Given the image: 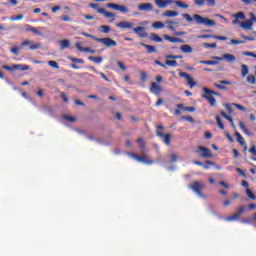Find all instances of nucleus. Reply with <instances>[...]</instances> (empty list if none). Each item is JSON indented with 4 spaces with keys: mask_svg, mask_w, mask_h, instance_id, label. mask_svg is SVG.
<instances>
[{
    "mask_svg": "<svg viewBox=\"0 0 256 256\" xmlns=\"http://www.w3.org/2000/svg\"><path fill=\"white\" fill-rule=\"evenodd\" d=\"M245 211V206H241L232 216L225 218V221H237L243 212Z\"/></svg>",
    "mask_w": 256,
    "mask_h": 256,
    "instance_id": "nucleus-9",
    "label": "nucleus"
},
{
    "mask_svg": "<svg viewBox=\"0 0 256 256\" xmlns=\"http://www.w3.org/2000/svg\"><path fill=\"white\" fill-rule=\"evenodd\" d=\"M134 33H136V35L140 36L142 39H145V37H148V33H147V28L143 27V26H138L136 28H133Z\"/></svg>",
    "mask_w": 256,
    "mask_h": 256,
    "instance_id": "nucleus-10",
    "label": "nucleus"
},
{
    "mask_svg": "<svg viewBox=\"0 0 256 256\" xmlns=\"http://www.w3.org/2000/svg\"><path fill=\"white\" fill-rule=\"evenodd\" d=\"M106 7H108V9H113L114 11H119V4L116 3H108L106 4Z\"/></svg>",
    "mask_w": 256,
    "mask_h": 256,
    "instance_id": "nucleus-35",
    "label": "nucleus"
},
{
    "mask_svg": "<svg viewBox=\"0 0 256 256\" xmlns=\"http://www.w3.org/2000/svg\"><path fill=\"white\" fill-rule=\"evenodd\" d=\"M61 98L64 101V103H69V98L67 97V94L62 93L61 94Z\"/></svg>",
    "mask_w": 256,
    "mask_h": 256,
    "instance_id": "nucleus-62",
    "label": "nucleus"
},
{
    "mask_svg": "<svg viewBox=\"0 0 256 256\" xmlns=\"http://www.w3.org/2000/svg\"><path fill=\"white\" fill-rule=\"evenodd\" d=\"M71 47V42L68 39L60 41V49H69Z\"/></svg>",
    "mask_w": 256,
    "mask_h": 256,
    "instance_id": "nucleus-23",
    "label": "nucleus"
},
{
    "mask_svg": "<svg viewBox=\"0 0 256 256\" xmlns=\"http://www.w3.org/2000/svg\"><path fill=\"white\" fill-rule=\"evenodd\" d=\"M39 47H41V42H38V43L32 42V44H30L29 49H31V51H35V49H39Z\"/></svg>",
    "mask_w": 256,
    "mask_h": 256,
    "instance_id": "nucleus-40",
    "label": "nucleus"
},
{
    "mask_svg": "<svg viewBox=\"0 0 256 256\" xmlns=\"http://www.w3.org/2000/svg\"><path fill=\"white\" fill-rule=\"evenodd\" d=\"M117 65L118 67H120V69H122V71H127V67H125V64H123V62L118 61Z\"/></svg>",
    "mask_w": 256,
    "mask_h": 256,
    "instance_id": "nucleus-56",
    "label": "nucleus"
},
{
    "mask_svg": "<svg viewBox=\"0 0 256 256\" xmlns=\"http://www.w3.org/2000/svg\"><path fill=\"white\" fill-rule=\"evenodd\" d=\"M216 121L220 129H225V125H223V122L221 121V118L219 116H216Z\"/></svg>",
    "mask_w": 256,
    "mask_h": 256,
    "instance_id": "nucleus-47",
    "label": "nucleus"
},
{
    "mask_svg": "<svg viewBox=\"0 0 256 256\" xmlns=\"http://www.w3.org/2000/svg\"><path fill=\"white\" fill-rule=\"evenodd\" d=\"M180 51L182 53H193V47H191L189 44H184L180 46Z\"/></svg>",
    "mask_w": 256,
    "mask_h": 256,
    "instance_id": "nucleus-21",
    "label": "nucleus"
},
{
    "mask_svg": "<svg viewBox=\"0 0 256 256\" xmlns=\"http://www.w3.org/2000/svg\"><path fill=\"white\" fill-rule=\"evenodd\" d=\"M225 85H233V82L229 80H220L218 83H214V87L221 91H227V87Z\"/></svg>",
    "mask_w": 256,
    "mask_h": 256,
    "instance_id": "nucleus-13",
    "label": "nucleus"
},
{
    "mask_svg": "<svg viewBox=\"0 0 256 256\" xmlns=\"http://www.w3.org/2000/svg\"><path fill=\"white\" fill-rule=\"evenodd\" d=\"M136 161H138L139 163H144L145 165H153V163H155V160L147 159V154H143L142 156H136Z\"/></svg>",
    "mask_w": 256,
    "mask_h": 256,
    "instance_id": "nucleus-15",
    "label": "nucleus"
},
{
    "mask_svg": "<svg viewBox=\"0 0 256 256\" xmlns=\"http://www.w3.org/2000/svg\"><path fill=\"white\" fill-rule=\"evenodd\" d=\"M219 60L214 61V60H200L201 65H219Z\"/></svg>",
    "mask_w": 256,
    "mask_h": 256,
    "instance_id": "nucleus-28",
    "label": "nucleus"
},
{
    "mask_svg": "<svg viewBox=\"0 0 256 256\" xmlns=\"http://www.w3.org/2000/svg\"><path fill=\"white\" fill-rule=\"evenodd\" d=\"M234 107H236V109H239V111H247V108H245L244 106H241V104H232Z\"/></svg>",
    "mask_w": 256,
    "mask_h": 256,
    "instance_id": "nucleus-54",
    "label": "nucleus"
},
{
    "mask_svg": "<svg viewBox=\"0 0 256 256\" xmlns=\"http://www.w3.org/2000/svg\"><path fill=\"white\" fill-rule=\"evenodd\" d=\"M201 152L200 157L209 158L213 157V154L211 153V150L209 148L199 146L197 148V153Z\"/></svg>",
    "mask_w": 256,
    "mask_h": 256,
    "instance_id": "nucleus-11",
    "label": "nucleus"
},
{
    "mask_svg": "<svg viewBox=\"0 0 256 256\" xmlns=\"http://www.w3.org/2000/svg\"><path fill=\"white\" fill-rule=\"evenodd\" d=\"M179 159V155L178 154H171V161L172 163H175L176 161H178Z\"/></svg>",
    "mask_w": 256,
    "mask_h": 256,
    "instance_id": "nucleus-57",
    "label": "nucleus"
},
{
    "mask_svg": "<svg viewBox=\"0 0 256 256\" xmlns=\"http://www.w3.org/2000/svg\"><path fill=\"white\" fill-rule=\"evenodd\" d=\"M63 118L66 119V121H70L71 123H75L76 121L75 117L70 115H64Z\"/></svg>",
    "mask_w": 256,
    "mask_h": 256,
    "instance_id": "nucleus-50",
    "label": "nucleus"
},
{
    "mask_svg": "<svg viewBox=\"0 0 256 256\" xmlns=\"http://www.w3.org/2000/svg\"><path fill=\"white\" fill-rule=\"evenodd\" d=\"M203 91H204V94L202 95V97L208 101L211 107H214L215 103H217V100L215 99V97H213V93H214L213 90L207 87H204Z\"/></svg>",
    "mask_w": 256,
    "mask_h": 256,
    "instance_id": "nucleus-4",
    "label": "nucleus"
},
{
    "mask_svg": "<svg viewBox=\"0 0 256 256\" xmlns=\"http://www.w3.org/2000/svg\"><path fill=\"white\" fill-rule=\"evenodd\" d=\"M224 107L228 113H233V108L229 104H225Z\"/></svg>",
    "mask_w": 256,
    "mask_h": 256,
    "instance_id": "nucleus-63",
    "label": "nucleus"
},
{
    "mask_svg": "<svg viewBox=\"0 0 256 256\" xmlns=\"http://www.w3.org/2000/svg\"><path fill=\"white\" fill-rule=\"evenodd\" d=\"M230 43H231L232 45H243V44H245V41L232 39V40L230 41Z\"/></svg>",
    "mask_w": 256,
    "mask_h": 256,
    "instance_id": "nucleus-45",
    "label": "nucleus"
},
{
    "mask_svg": "<svg viewBox=\"0 0 256 256\" xmlns=\"http://www.w3.org/2000/svg\"><path fill=\"white\" fill-rule=\"evenodd\" d=\"M140 45L142 47H145V49H147V53H157V48H155V46H151L143 42H141Z\"/></svg>",
    "mask_w": 256,
    "mask_h": 256,
    "instance_id": "nucleus-22",
    "label": "nucleus"
},
{
    "mask_svg": "<svg viewBox=\"0 0 256 256\" xmlns=\"http://www.w3.org/2000/svg\"><path fill=\"white\" fill-rule=\"evenodd\" d=\"M241 75L242 77H247V75H249V66H247V64L241 65Z\"/></svg>",
    "mask_w": 256,
    "mask_h": 256,
    "instance_id": "nucleus-25",
    "label": "nucleus"
},
{
    "mask_svg": "<svg viewBox=\"0 0 256 256\" xmlns=\"http://www.w3.org/2000/svg\"><path fill=\"white\" fill-rule=\"evenodd\" d=\"M23 14H19L17 16H12L10 17V21H21V19H23Z\"/></svg>",
    "mask_w": 256,
    "mask_h": 256,
    "instance_id": "nucleus-46",
    "label": "nucleus"
},
{
    "mask_svg": "<svg viewBox=\"0 0 256 256\" xmlns=\"http://www.w3.org/2000/svg\"><path fill=\"white\" fill-rule=\"evenodd\" d=\"M118 11H120V13H129V8L125 5H120Z\"/></svg>",
    "mask_w": 256,
    "mask_h": 256,
    "instance_id": "nucleus-44",
    "label": "nucleus"
},
{
    "mask_svg": "<svg viewBox=\"0 0 256 256\" xmlns=\"http://www.w3.org/2000/svg\"><path fill=\"white\" fill-rule=\"evenodd\" d=\"M98 13L100 15H104L106 19H112L111 21H115V14L113 12H108L105 8H98Z\"/></svg>",
    "mask_w": 256,
    "mask_h": 256,
    "instance_id": "nucleus-16",
    "label": "nucleus"
},
{
    "mask_svg": "<svg viewBox=\"0 0 256 256\" xmlns=\"http://www.w3.org/2000/svg\"><path fill=\"white\" fill-rule=\"evenodd\" d=\"M194 5H197V7H203L204 5L207 7H215L216 2L215 0H194Z\"/></svg>",
    "mask_w": 256,
    "mask_h": 256,
    "instance_id": "nucleus-7",
    "label": "nucleus"
},
{
    "mask_svg": "<svg viewBox=\"0 0 256 256\" xmlns=\"http://www.w3.org/2000/svg\"><path fill=\"white\" fill-rule=\"evenodd\" d=\"M157 136L160 137V139H163L165 145H171V134H164L163 132L157 130Z\"/></svg>",
    "mask_w": 256,
    "mask_h": 256,
    "instance_id": "nucleus-14",
    "label": "nucleus"
},
{
    "mask_svg": "<svg viewBox=\"0 0 256 256\" xmlns=\"http://www.w3.org/2000/svg\"><path fill=\"white\" fill-rule=\"evenodd\" d=\"M242 55H245L246 57H253L254 59H256V54L253 52L245 51L242 53Z\"/></svg>",
    "mask_w": 256,
    "mask_h": 256,
    "instance_id": "nucleus-51",
    "label": "nucleus"
},
{
    "mask_svg": "<svg viewBox=\"0 0 256 256\" xmlns=\"http://www.w3.org/2000/svg\"><path fill=\"white\" fill-rule=\"evenodd\" d=\"M246 195L249 197V199L255 200V194H253V191H251V189L247 188L246 189Z\"/></svg>",
    "mask_w": 256,
    "mask_h": 256,
    "instance_id": "nucleus-41",
    "label": "nucleus"
},
{
    "mask_svg": "<svg viewBox=\"0 0 256 256\" xmlns=\"http://www.w3.org/2000/svg\"><path fill=\"white\" fill-rule=\"evenodd\" d=\"M189 189L195 193L200 199H207V196L203 194V189H205V183L194 181L191 184H189Z\"/></svg>",
    "mask_w": 256,
    "mask_h": 256,
    "instance_id": "nucleus-2",
    "label": "nucleus"
},
{
    "mask_svg": "<svg viewBox=\"0 0 256 256\" xmlns=\"http://www.w3.org/2000/svg\"><path fill=\"white\" fill-rule=\"evenodd\" d=\"M213 59H215L216 61H227V63H233V61H235V55L233 54H223L221 57L219 56H214Z\"/></svg>",
    "mask_w": 256,
    "mask_h": 256,
    "instance_id": "nucleus-8",
    "label": "nucleus"
},
{
    "mask_svg": "<svg viewBox=\"0 0 256 256\" xmlns=\"http://www.w3.org/2000/svg\"><path fill=\"white\" fill-rule=\"evenodd\" d=\"M183 19H186L188 23L195 21L196 25H205L206 27H215L216 23L214 20L205 18L199 14H194L192 17L189 14H182Z\"/></svg>",
    "mask_w": 256,
    "mask_h": 256,
    "instance_id": "nucleus-1",
    "label": "nucleus"
},
{
    "mask_svg": "<svg viewBox=\"0 0 256 256\" xmlns=\"http://www.w3.org/2000/svg\"><path fill=\"white\" fill-rule=\"evenodd\" d=\"M99 31H101V33H105V34L111 33V26L102 25V26H100Z\"/></svg>",
    "mask_w": 256,
    "mask_h": 256,
    "instance_id": "nucleus-32",
    "label": "nucleus"
},
{
    "mask_svg": "<svg viewBox=\"0 0 256 256\" xmlns=\"http://www.w3.org/2000/svg\"><path fill=\"white\" fill-rule=\"evenodd\" d=\"M61 21H66L68 23H71V17H69L68 15H64L61 17Z\"/></svg>",
    "mask_w": 256,
    "mask_h": 256,
    "instance_id": "nucleus-59",
    "label": "nucleus"
},
{
    "mask_svg": "<svg viewBox=\"0 0 256 256\" xmlns=\"http://www.w3.org/2000/svg\"><path fill=\"white\" fill-rule=\"evenodd\" d=\"M166 27L167 29H169L170 31H175V26L174 25H177V22L175 21H171V20H167L166 22Z\"/></svg>",
    "mask_w": 256,
    "mask_h": 256,
    "instance_id": "nucleus-29",
    "label": "nucleus"
},
{
    "mask_svg": "<svg viewBox=\"0 0 256 256\" xmlns=\"http://www.w3.org/2000/svg\"><path fill=\"white\" fill-rule=\"evenodd\" d=\"M221 116L224 117V119H226L227 121H229L230 123H233V118H231V116L227 115V113L225 112H221Z\"/></svg>",
    "mask_w": 256,
    "mask_h": 256,
    "instance_id": "nucleus-49",
    "label": "nucleus"
},
{
    "mask_svg": "<svg viewBox=\"0 0 256 256\" xmlns=\"http://www.w3.org/2000/svg\"><path fill=\"white\" fill-rule=\"evenodd\" d=\"M120 29H133V23L129 21H121L116 24Z\"/></svg>",
    "mask_w": 256,
    "mask_h": 256,
    "instance_id": "nucleus-19",
    "label": "nucleus"
},
{
    "mask_svg": "<svg viewBox=\"0 0 256 256\" xmlns=\"http://www.w3.org/2000/svg\"><path fill=\"white\" fill-rule=\"evenodd\" d=\"M232 17L234 18L232 25H239V27H241V23H243L241 21H245L247 19V16H245L243 11L232 14Z\"/></svg>",
    "mask_w": 256,
    "mask_h": 256,
    "instance_id": "nucleus-6",
    "label": "nucleus"
},
{
    "mask_svg": "<svg viewBox=\"0 0 256 256\" xmlns=\"http://www.w3.org/2000/svg\"><path fill=\"white\" fill-rule=\"evenodd\" d=\"M209 165H215V163L208 160L206 161V164L203 165V169H209Z\"/></svg>",
    "mask_w": 256,
    "mask_h": 256,
    "instance_id": "nucleus-61",
    "label": "nucleus"
},
{
    "mask_svg": "<svg viewBox=\"0 0 256 256\" xmlns=\"http://www.w3.org/2000/svg\"><path fill=\"white\" fill-rule=\"evenodd\" d=\"M175 4L177 5V7H180L181 9H189V5H187L185 2L176 1Z\"/></svg>",
    "mask_w": 256,
    "mask_h": 256,
    "instance_id": "nucleus-38",
    "label": "nucleus"
},
{
    "mask_svg": "<svg viewBox=\"0 0 256 256\" xmlns=\"http://www.w3.org/2000/svg\"><path fill=\"white\" fill-rule=\"evenodd\" d=\"M249 153H252V155L256 156V146L253 145L250 149H249Z\"/></svg>",
    "mask_w": 256,
    "mask_h": 256,
    "instance_id": "nucleus-64",
    "label": "nucleus"
},
{
    "mask_svg": "<svg viewBox=\"0 0 256 256\" xmlns=\"http://www.w3.org/2000/svg\"><path fill=\"white\" fill-rule=\"evenodd\" d=\"M204 47H210L211 49H216L217 43H212V44L204 43Z\"/></svg>",
    "mask_w": 256,
    "mask_h": 256,
    "instance_id": "nucleus-58",
    "label": "nucleus"
},
{
    "mask_svg": "<svg viewBox=\"0 0 256 256\" xmlns=\"http://www.w3.org/2000/svg\"><path fill=\"white\" fill-rule=\"evenodd\" d=\"M254 23H256V16L254 13H250V19L240 23V28L246 31H251Z\"/></svg>",
    "mask_w": 256,
    "mask_h": 256,
    "instance_id": "nucleus-3",
    "label": "nucleus"
},
{
    "mask_svg": "<svg viewBox=\"0 0 256 256\" xmlns=\"http://www.w3.org/2000/svg\"><path fill=\"white\" fill-rule=\"evenodd\" d=\"M235 137L238 141V143H240V145H242V147L246 144L245 143V138H243V136H241V134L239 132H235Z\"/></svg>",
    "mask_w": 256,
    "mask_h": 256,
    "instance_id": "nucleus-30",
    "label": "nucleus"
},
{
    "mask_svg": "<svg viewBox=\"0 0 256 256\" xmlns=\"http://www.w3.org/2000/svg\"><path fill=\"white\" fill-rule=\"evenodd\" d=\"M163 37L166 41H169V43H185L182 38L172 37L167 34H164Z\"/></svg>",
    "mask_w": 256,
    "mask_h": 256,
    "instance_id": "nucleus-18",
    "label": "nucleus"
},
{
    "mask_svg": "<svg viewBox=\"0 0 256 256\" xmlns=\"http://www.w3.org/2000/svg\"><path fill=\"white\" fill-rule=\"evenodd\" d=\"M139 11H153V4L142 3L138 6Z\"/></svg>",
    "mask_w": 256,
    "mask_h": 256,
    "instance_id": "nucleus-20",
    "label": "nucleus"
},
{
    "mask_svg": "<svg viewBox=\"0 0 256 256\" xmlns=\"http://www.w3.org/2000/svg\"><path fill=\"white\" fill-rule=\"evenodd\" d=\"M20 49H21L20 47H13L11 48V53H13V55L18 56Z\"/></svg>",
    "mask_w": 256,
    "mask_h": 256,
    "instance_id": "nucleus-53",
    "label": "nucleus"
},
{
    "mask_svg": "<svg viewBox=\"0 0 256 256\" xmlns=\"http://www.w3.org/2000/svg\"><path fill=\"white\" fill-rule=\"evenodd\" d=\"M88 59L89 61H93L94 63H97V65H99L100 63H103L102 57L89 56Z\"/></svg>",
    "mask_w": 256,
    "mask_h": 256,
    "instance_id": "nucleus-31",
    "label": "nucleus"
},
{
    "mask_svg": "<svg viewBox=\"0 0 256 256\" xmlns=\"http://www.w3.org/2000/svg\"><path fill=\"white\" fill-rule=\"evenodd\" d=\"M213 39H218V41H227V37L225 36H213Z\"/></svg>",
    "mask_w": 256,
    "mask_h": 256,
    "instance_id": "nucleus-60",
    "label": "nucleus"
},
{
    "mask_svg": "<svg viewBox=\"0 0 256 256\" xmlns=\"http://www.w3.org/2000/svg\"><path fill=\"white\" fill-rule=\"evenodd\" d=\"M76 48L78 51H81L82 53H85L86 48L81 46V43H76Z\"/></svg>",
    "mask_w": 256,
    "mask_h": 256,
    "instance_id": "nucleus-55",
    "label": "nucleus"
},
{
    "mask_svg": "<svg viewBox=\"0 0 256 256\" xmlns=\"http://www.w3.org/2000/svg\"><path fill=\"white\" fill-rule=\"evenodd\" d=\"M140 75V81H142V83H145L147 81V72H141Z\"/></svg>",
    "mask_w": 256,
    "mask_h": 256,
    "instance_id": "nucleus-52",
    "label": "nucleus"
},
{
    "mask_svg": "<svg viewBox=\"0 0 256 256\" xmlns=\"http://www.w3.org/2000/svg\"><path fill=\"white\" fill-rule=\"evenodd\" d=\"M179 12L177 11H172V10H167L166 12L163 13V17H178Z\"/></svg>",
    "mask_w": 256,
    "mask_h": 256,
    "instance_id": "nucleus-24",
    "label": "nucleus"
},
{
    "mask_svg": "<svg viewBox=\"0 0 256 256\" xmlns=\"http://www.w3.org/2000/svg\"><path fill=\"white\" fill-rule=\"evenodd\" d=\"M48 65L53 69H59V64L56 61L50 60L48 61Z\"/></svg>",
    "mask_w": 256,
    "mask_h": 256,
    "instance_id": "nucleus-43",
    "label": "nucleus"
},
{
    "mask_svg": "<svg viewBox=\"0 0 256 256\" xmlns=\"http://www.w3.org/2000/svg\"><path fill=\"white\" fill-rule=\"evenodd\" d=\"M239 127H240L241 131H243V133H245V135H248V137H251V132H249V129H247V126H245V123L240 121Z\"/></svg>",
    "mask_w": 256,
    "mask_h": 256,
    "instance_id": "nucleus-26",
    "label": "nucleus"
},
{
    "mask_svg": "<svg viewBox=\"0 0 256 256\" xmlns=\"http://www.w3.org/2000/svg\"><path fill=\"white\" fill-rule=\"evenodd\" d=\"M39 29L40 30H45V27H39V28L33 27V28H31V32L34 33L35 35H43L41 33V31H39Z\"/></svg>",
    "mask_w": 256,
    "mask_h": 256,
    "instance_id": "nucleus-39",
    "label": "nucleus"
},
{
    "mask_svg": "<svg viewBox=\"0 0 256 256\" xmlns=\"http://www.w3.org/2000/svg\"><path fill=\"white\" fill-rule=\"evenodd\" d=\"M137 143L139 145L141 153H143L145 151V142L141 138H139L137 140Z\"/></svg>",
    "mask_w": 256,
    "mask_h": 256,
    "instance_id": "nucleus-37",
    "label": "nucleus"
},
{
    "mask_svg": "<svg viewBox=\"0 0 256 256\" xmlns=\"http://www.w3.org/2000/svg\"><path fill=\"white\" fill-rule=\"evenodd\" d=\"M152 27L154 29H164L165 28V24L161 21H156L152 24Z\"/></svg>",
    "mask_w": 256,
    "mask_h": 256,
    "instance_id": "nucleus-33",
    "label": "nucleus"
},
{
    "mask_svg": "<svg viewBox=\"0 0 256 256\" xmlns=\"http://www.w3.org/2000/svg\"><path fill=\"white\" fill-rule=\"evenodd\" d=\"M69 60L72 61L73 63H80V64L85 63L83 59H79V58L69 57Z\"/></svg>",
    "mask_w": 256,
    "mask_h": 256,
    "instance_id": "nucleus-48",
    "label": "nucleus"
},
{
    "mask_svg": "<svg viewBox=\"0 0 256 256\" xmlns=\"http://www.w3.org/2000/svg\"><path fill=\"white\" fill-rule=\"evenodd\" d=\"M150 39L151 41H155L156 43H163V38L155 33L150 34Z\"/></svg>",
    "mask_w": 256,
    "mask_h": 256,
    "instance_id": "nucleus-27",
    "label": "nucleus"
},
{
    "mask_svg": "<svg viewBox=\"0 0 256 256\" xmlns=\"http://www.w3.org/2000/svg\"><path fill=\"white\" fill-rule=\"evenodd\" d=\"M179 76L182 77L183 79H186L190 89H193L195 87L196 83L193 81V77H191V75L185 72H179Z\"/></svg>",
    "mask_w": 256,
    "mask_h": 256,
    "instance_id": "nucleus-12",
    "label": "nucleus"
},
{
    "mask_svg": "<svg viewBox=\"0 0 256 256\" xmlns=\"http://www.w3.org/2000/svg\"><path fill=\"white\" fill-rule=\"evenodd\" d=\"M154 3L159 9H165L166 7L165 0H154Z\"/></svg>",
    "mask_w": 256,
    "mask_h": 256,
    "instance_id": "nucleus-34",
    "label": "nucleus"
},
{
    "mask_svg": "<svg viewBox=\"0 0 256 256\" xmlns=\"http://www.w3.org/2000/svg\"><path fill=\"white\" fill-rule=\"evenodd\" d=\"M166 65L169 67H177V60H166Z\"/></svg>",
    "mask_w": 256,
    "mask_h": 256,
    "instance_id": "nucleus-42",
    "label": "nucleus"
},
{
    "mask_svg": "<svg viewBox=\"0 0 256 256\" xmlns=\"http://www.w3.org/2000/svg\"><path fill=\"white\" fill-rule=\"evenodd\" d=\"M150 91L154 94V95H159V93H161V91H163V87H161L159 84H157L156 82H152L151 83V87H150Z\"/></svg>",
    "mask_w": 256,
    "mask_h": 256,
    "instance_id": "nucleus-17",
    "label": "nucleus"
},
{
    "mask_svg": "<svg viewBox=\"0 0 256 256\" xmlns=\"http://www.w3.org/2000/svg\"><path fill=\"white\" fill-rule=\"evenodd\" d=\"M94 41L101 43L105 47H117V42L109 37L106 38H94Z\"/></svg>",
    "mask_w": 256,
    "mask_h": 256,
    "instance_id": "nucleus-5",
    "label": "nucleus"
},
{
    "mask_svg": "<svg viewBox=\"0 0 256 256\" xmlns=\"http://www.w3.org/2000/svg\"><path fill=\"white\" fill-rule=\"evenodd\" d=\"M246 81L247 83H250V85H255V76H253V74H249L247 77H246Z\"/></svg>",
    "mask_w": 256,
    "mask_h": 256,
    "instance_id": "nucleus-36",
    "label": "nucleus"
}]
</instances>
